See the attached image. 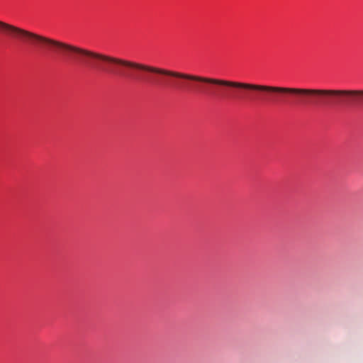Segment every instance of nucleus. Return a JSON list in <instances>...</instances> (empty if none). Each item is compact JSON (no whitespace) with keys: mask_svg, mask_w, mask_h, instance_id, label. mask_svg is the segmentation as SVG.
Listing matches in <instances>:
<instances>
[{"mask_svg":"<svg viewBox=\"0 0 363 363\" xmlns=\"http://www.w3.org/2000/svg\"><path fill=\"white\" fill-rule=\"evenodd\" d=\"M0 33L14 39H18L23 43H27L34 48L47 49L56 54L61 42L24 30L1 21H0Z\"/></svg>","mask_w":363,"mask_h":363,"instance_id":"nucleus-3","label":"nucleus"},{"mask_svg":"<svg viewBox=\"0 0 363 363\" xmlns=\"http://www.w3.org/2000/svg\"><path fill=\"white\" fill-rule=\"evenodd\" d=\"M235 89L243 90L236 98L249 101H286L284 95L294 96L291 102L298 105L357 106L363 105V90L316 89L274 86L237 82Z\"/></svg>","mask_w":363,"mask_h":363,"instance_id":"nucleus-2","label":"nucleus"},{"mask_svg":"<svg viewBox=\"0 0 363 363\" xmlns=\"http://www.w3.org/2000/svg\"><path fill=\"white\" fill-rule=\"evenodd\" d=\"M210 84H202L203 89L200 91L199 94H206V95H213L215 94L216 92L213 91V88L211 86Z\"/></svg>","mask_w":363,"mask_h":363,"instance_id":"nucleus-4","label":"nucleus"},{"mask_svg":"<svg viewBox=\"0 0 363 363\" xmlns=\"http://www.w3.org/2000/svg\"><path fill=\"white\" fill-rule=\"evenodd\" d=\"M57 54L65 59L79 61L82 65L96 71L115 74L133 81L157 84L158 81L151 74L164 75L180 79L174 87L191 94H199L203 89L202 84L235 88L237 82L202 77L172 71L134 61L113 57L101 52L84 49L72 44L60 42Z\"/></svg>","mask_w":363,"mask_h":363,"instance_id":"nucleus-1","label":"nucleus"}]
</instances>
